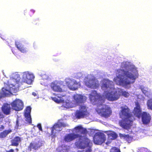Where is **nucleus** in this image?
I'll return each mask as SVG.
<instances>
[{"label": "nucleus", "instance_id": "47", "mask_svg": "<svg viewBox=\"0 0 152 152\" xmlns=\"http://www.w3.org/2000/svg\"><path fill=\"white\" fill-rule=\"evenodd\" d=\"M15 150L17 151H18V148H16Z\"/></svg>", "mask_w": 152, "mask_h": 152}, {"label": "nucleus", "instance_id": "25", "mask_svg": "<svg viewBox=\"0 0 152 152\" xmlns=\"http://www.w3.org/2000/svg\"><path fill=\"white\" fill-rule=\"evenodd\" d=\"M12 132L11 130H5L0 133V138H4Z\"/></svg>", "mask_w": 152, "mask_h": 152}, {"label": "nucleus", "instance_id": "23", "mask_svg": "<svg viewBox=\"0 0 152 152\" xmlns=\"http://www.w3.org/2000/svg\"><path fill=\"white\" fill-rule=\"evenodd\" d=\"M76 133H79L80 134H85L87 132L86 129L84 128L81 126H78L75 128Z\"/></svg>", "mask_w": 152, "mask_h": 152}, {"label": "nucleus", "instance_id": "34", "mask_svg": "<svg viewBox=\"0 0 152 152\" xmlns=\"http://www.w3.org/2000/svg\"><path fill=\"white\" fill-rule=\"evenodd\" d=\"M35 11L33 10H31L28 12V14L30 16H31L34 13Z\"/></svg>", "mask_w": 152, "mask_h": 152}, {"label": "nucleus", "instance_id": "32", "mask_svg": "<svg viewBox=\"0 0 152 152\" xmlns=\"http://www.w3.org/2000/svg\"><path fill=\"white\" fill-rule=\"evenodd\" d=\"M31 108L30 106L27 107L26 109V111L24 114H30Z\"/></svg>", "mask_w": 152, "mask_h": 152}, {"label": "nucleus", "instance_id": "48", "mask_svg": "<svg viewBox=\"0 0 152 152\" xmlns=\"http://www.w3.org/2000/svg\"><path fill=\"white\" fill-rule=\"evenodd\" d=\"M78 152H82V151H78Z\"/></svg>", "mask_w": 152, "mask_h": 152}, {"label": "nucleus", "instance_id": "8", "mask_svg": "<svg viewBox=\"0 0 152 152\" xmlns=\"http://www.w3.org/2000/svg\"><path fill=\"white\" fill-rule=\"evenodd\" d=\"M9 89L8 90L4 88H2V94L3 95L6 96L9 92L10 93L17 92L19 90V86L18 83L14 85L13 84L9 85Z\"/></svg>", "mask_w": 152, "mask_h": 152}, {"label": "nucleus", "instance_id": "41", "mask_svg": "<svg viewBox=\"0 0 152 152\" xmlns=\"http://www.w3.org/2000/svg\"><path fill=\"white\" fill-rule=\"evenodd\" d=\"M32 95H34V96H36L37 95V94H36V93L35 92H33Z\"/></svg>", "mask_w": 152, "mask_h": 152}, {"label": "nucleus", "instance_id": "19", "mask_svg": "<svg viewBox=\"0 0 152 152\" xmlns=\"http://www.w3.org/2000/svg\"><path fill=\"white\" fill-rule=\"evenodd\" d=\"M11 108L9 104H5L1 107V110L3 113L6 115H8L10 113Z\"/></svg>", "mask_w": 152, "mask_h": 152}, {"label": "nucleus", "instance_id": "14", "mask_svg": "<svg viewBox=\"0 0 152 152\" xmlns=\"http://www.w3.org/2000/svg\"><path fill=\"white\" fill-rule=\"evenodd\" d=\"M142 121L144 124H148L150 122L151 117L149 113L145 112H143L141 115Z\"/></svg>", "mask_w": 152, "mask_h": 152}, {"label": "nucleus", "instance_id": "46", "mask_svg": "<svg viewBox=\"0 0 152 152\" xmlns=\"http://www.w3.org/2000/svg\"><path fill=\"white\" fill-rule=\"evenodd\" d=\"M109 143V142H106V143L107 145H108Z\"/></svg>", "mask_w": 152, "mask_h": 152}, {"label": "nucleus", "instance_id": "39", "mask_svg": "<svg viewBox=\"0 0 152 152\" xmlns=\"http://www.w3.org/2000/svg\"><path fill=\"white\" fill-rule=\"evenodd\" d=\"M53 99L54 100L55 102H59V101H58V99L56 97L53 98Z\"/></svg>", "mask_w": 152, "mask_h": 152}, {"label": "nucleus", "instance_id": "31", "mask_svg": "<svg viewBox=\"0 0 152 152\" xmlns=\"http://www.w3.org/2000/svg\"><path fill=\"white\" fill-rule=\"evenodd\" d=\"M140 88L142 91V93L145 95H147L148 94V92L146 88H145L142 86L140 87Z\"/></svg>", "mask_w": 152, "mask_h": 152}, {"label": "nucleus", "instance_id": "2", "mask_svg": "<svg viewBox=\"0 0 152 152\" xmlns=\"http://www.w3.org/2000/svg\"><path fill=\"white\" fill-rule=\"evenodd\" d=\"M89 99L93 104H96V110L101 116L105 118L109 117L112 113L110 108L106 105H103L104 100L101 95L98 94L96 91H93L90 94Z\"/></svg>", "mask_w": 152, "mask_h": 152}, {"label": "nucleus", "instance_id": "24", "mask_svg": "<svg viewBox=\"0 0 152 152\" xmlns=\"http://www.w3.org/2000/svg\"><path fill=\"white\" fill-rule=\"evenodd\" d=\"M63 106L67 108L75 107V105L72 102V101L71 102L68 101V102H66L64 103Z\"/></svg>", "mask_w": 152, "mask_h": 152}, {"label": "nucleus", "instance_id": "44", "mask_svg": "<svg viewBox=\"0 0 152 152\" xmlns=\"http://www.w3.org/2000/svg\"><path fill=\"white\" fill-rule=\"evenodd\" d=\"M2 36H3V37H2V36H1V37L2 39H4V35H2Z\"/></svg>", "mask_w": 152, "mask_h": 152}, {"label": "nucleus", "instance_id": "43", "mask_svg": "<svg viewBox=\"0 0 152 152\" xmlns=\"http://www.w3.org/2000/svg\"><path fill=\"white\" fill-rule=\"evenodd\" d=\"M1 128L2 129H4V127L3 125H2L1 127Z\"/></svg>", "mask_w": 152, "mask_h": 152}, {"label": "nucleus", "instance_id": "38", "mask_svg": "<svg viewBox=\"0 0 152 152\" xmlns=\"http://www.w3.org/2000/svg\"><path fill=\"white\" fill-rule=\"evenodd\" d=\"M14 150L13 149H10L9 150L7 151H6V152H14Z\"/></svg>", "mask_w": 152, "mask_h": 152}, {"label": "nucleus", "instance_id": "42", "mask_svg": "<svg viewBox=\"0 0 152 152\" xmlns=\"http://www.w3.org/2000/svg\"><path fill=\"white\" fill-rule=\"evenodd\" d=\"M18 120H17L16 121V123L17 125H18Z\"/></svg>", "mask_w": 152, "mask_h": 152}, {"label": "nucleus", "instance_id": "9", "mask_svg": "<svg viewBox=\"0 0 152 152\" xmlns=\"http://www.w3.org/2000/svg\"><path fill=\"white\" fill-rule=\"evenodd\" d=\"M88 113L86 107L84 105H81L79 110L76 111L75 115L77 118L80 119L84 118Z\"/></svg>", "mask_w": 152, "mask_h": 152}, {"label": "nucleus", "instance_id": "12", "mask_svg": "<svg viewBox=\"0 0 152 152\" xmlns=\"http://www.w3.org/2000/svg\"><path fill=\"white\" fill-rule=\"evenodd\" d=\"M85 83L88 87L92 88H96L99 86L98 82L93 78L85 81Z\"/></svg>", "mask_w": 152, "mask_h": 152}, {"label": "nucleus", "instance_id": "29", "mask_svg": "<svg viewBox=\"0 0 152 152\" xmlns=\"http://www.w3.org/2000/svg\"><path fill=\"white\" fill-rule=\"evenodd\" d=\"M118 91H119V94H120V96L121 94L124 97H127L129 95V93L126 92V91H123L122 90H118Z\"/></svg>", "mask_w": 152, "mask_h": 152}, {"label": "nucleus", "instance_id": "3", "mask_svg": "<svg viewBox=\"0 0 152 152\" xmlns=\"http://www.w3.org/2000/svg\"><path fill=\"white\" fill-rule=\"evenodd\" d=\"M117 71L118 73L121 74H119L118 76L115 77L113 81L117 84L125 87L128 85L133 83L138 77V74L137 72L133 75L128 71H125L124 69H119Z\"/></svg>", "mask_w": 152, "mask_h": 152}, {"label": "nucleus", "instance_id": "36", "mask_svg": "<svg viewBox=\"0 0 152 152\" xmlns=\"http://www.w3.org/2000/svg\"><path fill=\"white\" fill-rule=\"evenodd\" d=\"M39 21V19H35V20H34L33 21V23L35 24V25H37V21Z\"/></svg>", "mask_w": 152, "mask_h": 152}, {"label": "nucleus", "instance_id": "1", "mask_svg": "<svg viewBox=\"0 0 152 152\" xmlns=\"http://www.w3.org/2000/svg\"><path fill=\"white\" fill-rule=\"evenodd\" d=\"M121 110L119 113L120 118L122 119L119 122V125L123 129L128 130L132 126L135 117L140 118L142 115V110L138 103L136 104V107L133 111V115L130 109L126 105L121 107Z\"/></svg>", "mask_w": 152, "mask_h": 152}, {"label": "nucleus", "instance_id": "49", "mask_svg": "<svg viewBox=\"0 0 152 152\" xmlns=\"http://www.w3.org/2000/svg\"><path fill=\"white\" fill-rule=\"evenodd\" d=\"M23 152H24V151H23Z\"/></svg>", "mask_w": 152, "mask_h": 152}, {"label": "nucleus", "instance_id": "20", "mask_svg": "<svg viewBox=\"0 0 152 152\" xmlns=\"http://www.w3.org/2000/svg\"><path fill=\"white\" fill-rule=\"evenodd\" d=\"M15 45L17 48L22 53H25L27 52L26 48H24L23 45L21 43L16 42Z\"/></svg>", "mask_w": 152, "mask_h": 152}, {"label": "nucleus", "instance_id": "33", "mask_svg": "<svg viewBox=\"0 0 152 152\" xmlns=\"http://www.w3.org/2000/svg\"><path fill=\"white\" fill-rule=\"evenodd\" d=\"M110 152H120L119 149L115 147L112 148L110 150Z\"/></svg>", "mask_w": 152, "mask_h": 152}, {"label": "nucleus", "instance_id": "26", "mask_svg": "<svg viewBox=\"0 0 152 152\" xmlns=\"http://www.w3.org/2000/svg\"><path fill=\"white\" fill-rule=\"evenodd\" d=\"M122 137H123L128 142L130 143L133 140V137L129 134H122Z\"/></svg>", "mask_w": 152, "mask_h": 152}, {"label": "nucleus", "instance_id": "35", "mask_svg": "<svg viewBox=\"0 0 152 152\" xmlns=\"http://www.w3.org/2000/svg\"><path fill=\"white\" fill-rule=\"evenodd\" d=\"M37 127L39 128V130L41 131H42V127L41 125L40 124H38L37 125Z\"/></svg>", "mask_w": 152, "mask_h": 152}, {"label": "nucleus", "instance_id": "7", "mask_svg": "<svg viewBox=\"0 0 152 152\" xmlns=\"http://www.w3.org/2000/svg\"><path fill=\"white\" fill-rule=\"evenodd\" d=\"M105 135L102 132H97L95 134L93 140L94 143L97 145H101L106 140Z\"/></svg>", "mask_w": 152, "mask_h": 152}, {"label": "nucleus", "instance_id": "13", "mask_svg": "<svg viewBox=\"0 0 152 152\" xmlns=\"http://www.w3.org/2000/svg\"><path fill=\"white\" fill-rule=\"evenodd\" d=\"M42 146V143L40 141L35 140L30 143L28 147V149L30 151H31L33 149L37 150Z\"/></svg>", "mask_w": 152, "mask_h": 152}, {"label": "nucleus", "instance_id": "40", "mask_svg": "<svg viewBox=\"0 0 152 152\" xmlns=\"http://www.w3.org/2000/svg\"><path fill=\"white\" fill-rule=\"evenodd\" d=\"M45 75L46 77H47V76H46V74H44V75H42L41 76H42V77H43V76H45ZM42 78H43V79H47V77H42Z\"/></svg>", "mask_w": 152, "mask_h": 152}, {"label": "nucleus", "instance_id": "15", "mask_svg": "<svg viewBox=\"0 0 152 152\" xmlns=\"http://www.w3.org/2000/svg\"><path fill=\"white\" fill-rule=\"evenodd\" d=\"M79 137V134L74 133H70L66 134L64 137V140L67 142L73 140Z\"/></svg>", "mask_w": 152, "mask_h": 152}, {"label": "nucleus", "instance_id": "27", "mask_svg": "<svg viewBox=\"0 0 152 152\" xmlns=\"http://www.w3.org/2000/svg\"><path fill=\"white\" fill-rule=\"evenodd\" d=\"M108 137L110 138L111 140H115L116 139L118 135L115 132H110L108 134Z\"/></svg>", "mask_w": 152, "mask_h": 152}, {"label": "nucleus", "instance_id": "37", "mask_svg": "<svg viewBox=\"0 0 152 152\" xmlns=\"http://www.w3.org/2000/svg\"><path fill=\"white\" fill-rule=\"evenodd\" d=\"M4 117V115L0 111V119H3Z\"/></svg>", "mask_w": 152, "mask_h": 152}, {"label": "nucleus", "instance_id": "28", "mask_svg": "<svg viewBox=\"0 0 152 152\" xmlns=\"http://www.w3.org/2000/svg\"><path fill=\"white\" fill-rule=\"evenodd\" d=\"M24 115L26 118V121L29 124H31L32 123V121L30 114H24Z\"/></svg>", "mask_w": 152, "mask_h": 152}, {"label": "nucleus", "instance_id": "22", "mask_svg": "<svg viewBox=\"0 0 152 152\" xmlns=\"http://www.w3.org/2000/svg\"><path fill=\"white\" fill-rule=\"evenodd\" d=\"M65 83L67 86L70 89L73 90L74 89L73 86L75 83L72 80L67 78L65 79Z\"/></svg>", "mask_w": 152, "mask_h": 152}, {"label": "nucleus", "instance_id": "11", "mask_svg": "<svg viewBox=\"0 0 152 152\" xmlns=\"http://www.w3.org/2000/svg\"><path fill=\"white\" fill-rule=\"evenodd\" d=\"M34 76L33 74L28 72H24L23 73V82L28 84H31L34 79Z\"/></svg>", "mask_w": 152, "mask_h": 152}, {"label": "nucleus", "instance_id": "5", "mask_svg": "<svg viewBox=\"0 0 152 152\" xmlns=\"http://www.w3.org/2000/svg\"><path fill=\"white\" fill-rule=\"evenodd\" d=\"M104 94L105 97L109 101H116L118 99L120 96V94L118 90L112 91L110 92H105Z\"/></svg>", "mask_w": 152, "mask_h": 152}, {"label": "nucleus", "instance_id": "21", "mask_svg": "<svg viewBox=\"0 0 152 152\" xmlns=\"http://www.w3.org/2000/svg\"><path fill=\"white\" fill-rule=\"evenodd\" d=\"M21 138L18 136H16L11 140L10 145L12 146H18L21 141Z\"/></svg>", "mask_w": 152, "mask_h": 152}, {"label": "nucleus", "instance_id": "18", "mask_svg": "<svg viewBox=\"0 0 152 152\" xmlns=\"http://www.w3.org/2000/svg\"><path fill=\"white\" fill-rule=\"evenodd\" d=\"M113 86V82L109 80H107L102 85V88L104 90H110Z\"/></svg>", "mask_w": 152, "mask_h": 152}, {"label": "nucleus", "instance_id": "45", "mask_svg": "<svg viewBox=\"0 0 152 152\" xmlns=\"http://www.w3.org/2000/svg\"><path fill=\"white\" fill-rule=\"evenodd\" d=\"M86 152H91V151L90 150H88L86 151Z\"/></svg>", "mask_w": 152, "mask_h": 152}, {"label": "nucleus", "instance_id": "4", "mask_svg": "<svg viewBox=\"0 0 152 152\" xmlns=\"http://www.w3.org/2000/svg\"><path fill=\"white\" fill-rule=\"evenodd\" d=\"M78 140L75 142V145L81 149H84L89 146L90 140L87 138H83L79 134Z\"/></svg>", "mask_w": 152, "mask_h": 152}, {"label": "nucleus", "instance_id": "30", "mask_svg": "<svg viewBox=\"0 0 152 152\" xmlns=\"http://www.w3.org/2000/svg\"><path fill=\"white\" fill-rule=\"evenodd\" d=\"M147 105L148 109L152 110V99L148 100L147 102Z\"/></svg>", "mask_w": 152, "mask_h": 152}, {"label": "nucleus", "instance_id": "17", "mask_svg": "<svg viewBox=\"0 0 152 152\" xmlns=\"http://www.w3.org/2000/svg\"><path fill=\"white\" fill-rule=\"evenodd\" d=\"M66 126V124L62 122H59L57 123L54 125L52 128L51 133V135L52 138H54L55 137V133L54 132V130H56V129L60 128L61 127H64Z\"/></svg>", "mask_w": 152, "mask_h": 152}, {"label": "nucleus", "instance_id": "6", "mask_svg": "<svg viewBox=\"0 0 152 152\" xmlns=\"http://www.w3.org/2000/svg\"><path fill=\"white\" fill-rule=\"evenodd\" d=\"M86 97L81 94H75L72 97V102L76 107L80 104L84 103L86 101Z\"/></svg>", "mask_w": 152, "mask_h": 152}, {"label": "nucleus", "instance_id": "16", "mask_svg": "<svg viewBox=\"0 0 152 152\" xmlns=\"http://www.w3.org/2000/svg\"><path fill=\"white\" fill-rule=\"evenodd\" d=\"M50 86L51 89L54 91L61 92L63 91L62 89L59 86L58 83L54 81L51 83Z\"/></svg>", "mask_w": 152, "mask_h": 152}, {"label": "nucleus", "instance_id": "10", "mask_svg": "<svg viewBox=\"0 0 152 152\" xmlns=\"http://www.w3.org/2000/svg\"><path fill=\"white\" fill-rule=\"evenodd\" d=\"M11 105L12 109L17 111L22 110L23 107V102L19 99H15L11 103Z\"/></svg>", "mask_w": 152, "mask_h": 152}]
</instances>
